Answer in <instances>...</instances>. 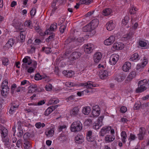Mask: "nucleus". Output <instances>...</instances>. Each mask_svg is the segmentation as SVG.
<instances>
[{
    "mask_svg": "<svg viewBox=\"0 0 149 149\" xmlns=\"http://www.w3.org/2000/svg\"><path fill=\"white\" fill-rule=\"evenodd\" d=\"M65 85L68 87L76 86L77 87H78L79 86H83L86 87L87 88L90 89H92L94 87L99 86V84H98L94 83L91 81H89L87 82L81 83L68 81L66 83Z\"/></svg>",
    "mask_w": 149,
    "mask_h": 149,
    "instance_id": "f257e3e1",
    "label": "nucleus"
},
{
    "mask_svg": "<svg viewBox=\"0 0 149 149\" xmlns=\"http://www.w3.org/2000/svg\"><path fill=\"white\" fill-rule=\"evenodd\" d=\"M8 84V81L7 79H5L1 84V94L5 98L6 97L9 93L10 88Z\"/></svg>",
    "mask_w": 149,
    "mask_h": 149,
    "instance_id": "f03ea898",
    "label": "nucleus"
},
{
    "mask_svg": "<svg viewBox=\"0 0 149 149\" xmlns=\"http://www.w3.org/2000/svg\"><path fill=\"white\" fill-rule=\"evenodd\" d=\"M147 80L146 79L141 80L138 83V88L136 90L137 93H140L146 89Z\"/></svg>",
    "mask_w": 149,
    "mask_h": 149,
    "instance_id": "7ed1b4c3",
    "label": "nucleus"
},
{
    "mask_svg": "<svg viewBox=\"0 0 149 149\" xmlns=\"http://www.w3.org/2000/svg\"><path fill=\"white\" fill-rule=\"evenodd\" d=\"M82 125L81 122L77 121L73 122L71 127V131L74 132H78L80 131L82 129Z\"/></svg>",
    "mask_w": 149,
    "mask_h": 149,
    "instance_id": "20e7f679",
    "label": "nucleus"
},
{
    "mask_svg": "<svg viewBox=\"0 0 149 149\" xmlns=\"http://www.w3.org/2000/svg\"><path fill=\"white\" fill-rule=\"evenodd\" d=\"M19 105V104L18 101H14L12 102L10 105L9 113L11 114H13L15 113L18 109Z\"/></svg>",
    "mask_w": 149,
    "mask_h": 149,
    "instance_id": "39448f33",
    "label": "nucleus"
},
{
    "mask_svg": "<svg viewBox=\"0 0 149 149\" xmlns=\"http://www.w3.org/2000/svg\"><path fill=\"white\" fill-rule=\"evenodd\" d=\"M98 24L99 21L97 19H93L88 25L84 27V28H86V27H89V29L85 31H90V29L91 30L94 29L98 26Z\"/></svg>",
    "mask_w": 149,
    "mask_h": 149,
    "instance_id": "423d86ee",
    "label": "nucleus"
},
{
    "mask_svg": "<svg viewBox=\"0 0 149 149\" xmlns=\"http://www.w3.org/2000/svg\"><path fill=\"white\" fill-rule=\"evenodd\" d=\"M83 47L84 52L88 54L91 53L95 48L94 45L91 43L84 44Z\"/></svg>",
    "mask_w": 149,
    "mask_h": 149,
    "instance_id": "0eeeda50",
    "label": "nucleus"
},
{
    "mask_svg": "<svg viewBox=\"0 0 149 149\" xmlns=\"http://www.w3.org/2000/svg\"><path fill=\"white\" fill-rule=\"evenodd\" d=\"M23 63L22 66L23 68L26 69L28 67V65H30L32 63V60L31 58L28 56H25L22 60Z\"/></svg>",
    "mask_w": 149,
    "mask_h": 149,
    "instance_id": "6e6552de",
    "label": "nucleus"
},
{
    "mask_svg": "<svg viewBox=\"0 0 149 149\" xmlns=\"http://www.w3.org/2000/svg\"><path fill=\"white\" fill-rule=\"evenodd\" d=\"M119 58V56L117 54L112 55L110 58L109 62L110 64L112 65H115Z\"/></svg>",
    "mask_w": 149,
    "mask_h": 149,
    "instance_id": "1a4fd4ad",
    "label": "nucleus"
},
{
    "mask_svg": "<svg viewBox=\"0 0 149 149\" xmlns=\"http://www.w3.org/2000/svg\"><path fill=\"white\" fill-rule=\"evenodd\" d=\"M81 53L79 52H74L70 55V57L71 61H74L79 58L81 56Z\"/></svg>",
    "mask_w": 149,
    "mask_h": 149,
    "instance_id": "9d476101",
    "label": "nucleus"
},
{
    "mask_svg": "<svg viewBox=\"0 0 149 149\" xmlns=\"http://www.w3.org/2000/svg\"><path fill=\"white\" fill-rule=\"evenodd\" d=\"M146 133V132L144 128L143 127L140 128L139 130V133L138 134V139L140 140H143Z\"/></svg>",
    "mask_w": 149,
    "mask_h": 149,
    "instance_id": "9b49d317",
    "label": "nucleus"
},
{
    "mask_svg": "<svg viewBox=\"0 0 149 149\" xmlns=\"http://www.w3.org/2000/svg\"><path fill=\"white\" fill-rule=\"evenodd\" d=\"M111 129V126H108L103 127L99 132L100 136H104L107 133H109Z\"/></svg>",
    "mask_w": 149,
    "mask_h": 149,
    "instance_id": "f8f14e48",
    "label": "nucleus"
},
{
    "mask_svg": "<svg viewBox=\"0 0 149 149\" xmlns=\"http://www.w3.org/2000/svg\"><path fill=\"white\" fill-rule=\"evenodd\" d=\"M54 128H48L46 129L45 132L46 136L48 138L52 137L54 134Z\"/></svg>",
    "mask_w": 149,
    "mask_h": 149,
    "instance_id": "ddd939ff",
    "label": "nucleus"
},
{
    "mask_svg": "<svg viewBox=\"0 0 149 149\" xmlns=\"http://www.w3.org/2000/svg\"><path fill=\"white\" fill-rule=\"evenodd\" d=\"M126 76V75L124 74H117L115 75L114 79L118 82H121L125 79Z\"/></svg>",
    "mask_w": 149,
    "mask_h": 149,
    "instance_id": "4468645a",
    "label": "nucleus"
},
{
    "mask_svg": "<svg viewBox=\"0 0 149 149\" xmlns=\"http://www.w3.org/2000/svg\"><path fill=\"white\" fill-rule=\"evenodd\" d=\"M115 40V37L113 36H111L108 39L105 40L104 44L107 45H109L112 44Z\"/></svg>",
    "mask_w": 149,
    "mask_h": 149,
    "instance_id": "2eb2a0df",
    "label": "nucleus"
},
{
    "mask_svg": "<svg viewBox=\"0 0 149 149\" xmlns=\"http://www.w3.org/2000/svg\"><path fill=\"white\" fill-rule=\"evenodd\" d=\"M102 57V54L100 52L95 53L93 56V60L95 63H97L101 60Z\"/></svg>",
    "mask_w": 149,
    "mask_h": 149,
    "instance_id": "dca6fc26",
    "label": "nucleus"
},
{
    "mask_svg": "<svg viewBox=\"0 0 149 149\" xmlns=\"http://www.w3.org/2000/svg\"><path fill=\"white\" fill-rule=\"evenodd\" d=\"M79 109L78 107H76L72 109L70 111V114L72 116H76L79 114Z\"/></svg>",
    "mask_w": 149,
    "mask_h": 149,
    "instance_id": "f3484780",
    "label": "nucleus"
},
{
    "mask_svg": "<svg viewBox=\"0 0 149 149\" xmlns=\"http://www.w3.org/2000/svg\"><path fill=\"white\" fill-rule=\"evenodd\" d=\"M115 26V24L112 20H111L108 22L106 24L107 29L109 31H111L113 30Z\"/></svg>",
    "mask_w": 149,
    "mask_h": 149,
    "instance_id": "a211bd4d",
    "label": "nucleus"
},
{
    "mask_svg": "<svg viewBox=\"0 0 149 149\" xmlns=\"http://www.w3.org/2000/svg\"><path fill=\"white\" fill-rule=\"evenodd\" d=\"M131 63L129 62H126L123 64L122 67V70L125 72H128L131 68Z\"/></svg>",
    "mask_w": 149,
    "mask_h": 149,
    "instance_id": "6ab92c4d",
    "label": "nucleus"
},
{
    "mask_svg": "<svg viewBox=\"0 0 149 149\" xmlns=\"http://www.w3.org/2000/svg\"><path fill=\"white\" fill-rule=\"evenodd\" d=\"M57 25L56 23L52 24L49 29H47L45 32V34L47 35L49 34L52 33V31H54L56 29Z\"/></svg>",
    "mask_w": 149,
    "mask_h": 149,
    "instance_id": "aec40b11",
    "label": "nucleus"
},
{
    "mask_svg": "<svg viewBox=\"0 0 149 149\" xmlns=\"http://www.w3.org/2000/svg\"><path fill=\"white\" fill-rule=\"evenodd\" d=\"M124 47V45L122 42L114 43L113 46V48L116 50H122Z\"/></svg>",
    "mask_w": 149,
    "mask_h": 149,
    "instance_id": "412c9836",
    "label": "nucleus"
},
{
    "mask_svg": "<svg viewBox=\"0 0 149 149\" xmlns=\"http://www.w3.org/2000/svg\"><path fill=\"white\" fill-rule=\"evenodd\" d=\"M108 74L107 70H102L100 72L99 76L100 79H104L107 78L108 76Z\"/></svg>",
    "mask_w": 149,
    "mask_h": 149,
    "instance_id": "4be33fe9",
    "label": "nucleus"
},
{
    "mask_svg": "<svg viewBox=\"0 0 149 149\" xmlns=\"http://www.w3.org/2000/svg\"><path fill=\"white\" fill-rule=\"evenodd\" d=\"M115 139L114 135H107L105 137L104 140L106 143H109L113 141Z\"/></svg>",
    "mask_w": 149,
    "mask_h": 149,
    "instance_id": "5701e85b",
    "label": "nucleus"
},
{
    "mask_svg": "<svg viewBox=\"0 0 149 149\" xmlns=\"http://www.w3.org/2000/svg\"><path fill=\"white\" fill-rule=\"evenodd\" d=\"M2 138H5L8 134L7 129L3 126H1L0 129Z\"/></svg>",
    "mask_w": 149,
    "mask_h": 149,
    "instance_id": "b1692460",
    "label": "nucleus"
},
{
    "mask_svg": "<svg viewBox=\"0 0 149 149\" xmlns=\"http://www.w3.org/2000/svg\"><path fill=\"white\" fill-rule=\"evenodd\" d=\"M140 58V56L137 53H135L133 54L131 56L130 60L136 62L139 61Z\"/></svg>",
    "mask_w": 149,
    "mask_h": 149,
    "instance_id": "393cba45",
    "label": "nucleus"
},
{
    "mask_svg": "<svg viewBox=\"0 0 149 149\" xmlns=\"http://www.w3.org/2000/svg\"><path fill=\"white\" fill-rule=\"evenodd\" d=\"M87 139L88 141L89 142H93L95 140L94 136L92 135V131H89L87 133L86 135Z\"/></svg>",
    "mask_w": 149,
    "mask_h": 149,
    "instance_id": "a878e982",
    "label": "nucleus"
},
{
    "mask_svg": "<svg viewBox=\"0 0 149 149\" xmlns=\"http://www.w3.org/2000/svg\"><path fill=\"white\" fill-rule=\"evenodd\" d=\"M75 141L77 143H81L84 141V138L83 136L78 134L75 137Z\"/></svg>",
    "mask_w": 149,
    "mask_h": 149,
    "instance_id": "bb28decb",
    "label": "nucleus"
},
{
    "mask_svg": "<svg viewBox=\"0 0 149 149\" xmlns=\"http://www.w3.org/2000/svg\"><path fill=\"white\" fill-rule=\"evenodd\" d=\"M58 105H56L55 107L52 106L49 107L45 111V116H48L54 110H55V109L58 107Z\"/></svg>",
    "mask_w": 149,
    "mask_h": 149,
    "instance_id": "cd10ccee",
    "label": "nucleus"
},
{
    "mask_svg": "<svg viewBox=\"0 0 149 149\" xmlns=\"http://www.w3.org/2000/svg\"><path fill=\"white\" fill-rule=\"evenodd\" d=\"M37 90V86L36 84H33L30 85L28 87V93H32Z\"/></svg>",
    "mask_w": 149,
    "mask_h": 149,
    "instance_id": "c85d7f7f",
    "label": "nucleus"
},
{
    "mask_svg": "<svg viewBox=\"0 0 149 149\" xmlns=\"http://www.w3.org/2000/svg\"><path fill=\"white\" fill-rule=\"evenodd\" d=\"M24 149H30L32 147L31 143L28 140L24 141Z\"/></svg>",
    "mask_w": 149,
    "mask_h": 149,
    "instance_id": "c756f323",
    "label": "nucleus"
},
{
    "mask_svg": "<svg viewBox=\"0 0 149 149\" xmlns=\"http://www.w3.org/2000/svg\"><path fill=\"white\" fill-rule=\"evenodd\" d=\"M29 46L30 47L28 49V50L29 52L31 54L35 52L36 49L35 45L33 44H30Z\"/></svg>",
    "mask_w": 149,
    "mask_h": 149,
    "instance_id": "7c9ffc66",
    "label": "nucleus"
},
{
    "mask_svg": "<svg viewBox=\"0 0 149 149\" xmlns=\"http://www.w3.org/2000/svg\"><path fill=\"white\" fill-rule=\"evenodd\" d=\"M91 109L89 106L84 107L82 109V112L85 115H87L90 112Z\"/></svg>",
    "mask_w": 149,
    "mask_h": 149,
    "instance_id": "2f4dec72",
    "label": "nucleus"
},
{
    "mask_svg": "<svg viewBox=\"0 0 149 149\" xmlns=\"http://www.w3.org/2000/svg\"><path fill=\"white\" fill-rule=\"evenodd\" d=\"M112 12L111 9L109 8L104 9L102 12L103 15L104 16H108L110 15Z\"/></svg>",
    "mask_w": 149,
    "mask_h": 149,
    "instance_id": "473e14b6",
    "label": "nucleus"
},
{
    "mask_svg": "<svg viewBox=\"0 0 149 149\" xmlns=\"http://www.w3.org/2000/svg\"><path fill=\"white\" fill-rule=\"evenodd\" d=\"M121 139L123 142L125 143L127 138V135L126 132L124 131H122L120 133Z\"/></svg>",
    "mask_w": 149,
    "mask_h": 149,
    "instance_id": "72a5a7b5",
    "label": "nucleus"
},
{
    "mask_svg": "<svg viewBox=\"0 0 149 149\" xmlns=\"http://www.w3.org/2000/svg\"><path fill=\"white\" fill-rule=\"evenodd\" d=\"M24 25L25 26L31 29L33 26L31 21L29 20L26 21L24 23Z\"/></svg>",
    "mask_w": 149,
    "mask_h": 149,
    "instance_id": "f704fd0d",
    "label": "nucleus"
},
{
    "mask_svg": "<svg viewBox=\"0 0 149 149\" xmlns=\"http://www.w3.org/2000/svg\"><path fill=\"white\" fill-rule=\"evenodd\" d=\"M104 116L103 115H102L100 116L97 119L96 122L98 123L99 125L100 126H102L103 124V120L104 118Z\"/></svg>",
    "mask_w": 149,
    "mask_h": 149,
    "instance_id": "c9c22d12",
    "label": "nucleus"
},
{
    "mask_svg": "<svg viewBox=\"0 0 149 149\" xmlns=\"http://www.w3.org/2000/svg\"><path fill=\"white\" fill-rule=\"evenodd\" d=\"M92 0H80L79 2V3L81 4H85L86 5H88L90 4Z\"/></svg>",
    "mask_w": 149,
    "mask_h": 149,
    "instance_id": "e433bc0d",
    "label": "nucleus"
},
{
    "mask_svg": "<svg viewBox=\"0 0 149 149\" xmlns=\"http://www.w3.org/2000/svg\"><path fill=\"white\" fill-rule=\"evenodd\" d=\"M134 32H131L125 36L124 38H127V39H130L132 38L133 36Z\"/></svg>",
    "mask_w": 149,
    "mask_h": 149,
    "instance_id": "4c0bfd02",
    "label": "nucleus"
},
{
    "mask_svg": "<svg viewBox=\"0 0 149 149\" xmlns=\"http://www.w3.org/2000/svg\"><path fill=\"white\" fill-rule=\"evenodd\" d=\"M137 137L136 136L135 134H134L132 133H130V135L128 139V140L130 142L131 141H134L135 140V139Z\"/></svg>",
    "mask_w": 149,
    "mask_h": 149,
    "instance_id": "58836bf2",
    "label": "nucleus"
},
{
    "mask_svg": "<svg viewBox=\"0 0 149 149\" xmlns=\"http://www.w3.org/2000/svg\"><path fill=\"white\" fill-rule=\"evenodd\" d=\"M136 75V72L134 71H133L130 73L128 76V78L130 79L131 80L135 77Z\"/></svg>",
    "mask_w": 149,
    "mask_h": 149,
    "instance_id": "ea45409f",
    "label": "nucleus"
},
{
    "mask_svg": "<svg viewBox=\"0 0 149 149\" xmlns=\"http://www.w3.org/2000/svg\"><path fill=\"white\" fill-rule=\"evenodd\" d=\"M45 126V125L44 123H41L40 122L37 123L35 124L36 127L38 129L40 128L41 127H43Z\"/></svg>",
    "mask_w": 149,
    "mask_h": 149,
    "instance_id": "a19ab883",
    "label": "nucleus"
},
{
    "mask_svg": "<svg viewBox=\"0 0 149 149\" xmlns=\"http://www.w3.org/2000/svg\"><path fill=\"white\" fill-rule=\"evenodd\" d=\"M25 32H22V33H20V39L21 41L22 42L24 41L25 40Z\"/></svg>",
    "mask_w": 149,
    "mask_h": 149,
    "instance_id": "79ce46f5",
    "label": "nucleus"
},
{
    "mask_svg": "<svg viewBox=\"0 0 149 149\" xmlns=\"http://www.w3.org/2000/svg\"><path fill=\"white\" fill-rule=\"evenodd\" d=\"M2 61L3 64L4 65H7L9 64V60L7 58H3Z\"/></svg>",
    "mask_w": 149,
    "mask_h": 149,
    "instance_id": "37998d69",
    "label": "nucleus"
},
{
    "mask_svg": "<svg viewBox=\"0 0 149 149\" xmlns=\"http://www.w3.org/2000/svg\"><path fill=\"white\" fill-rule=\"evenodd\" d=\"M18 132L17 133V136L19 137H21L23 135V131L22 128H20V127L18 129Z\"/></svg>",
    "mask_w": 149,
    "mask_h": 149,
    "instance_id": "c03bdc74",
    "label": "nucleus"
},
{
    "mask_svg": "<svg viewBox=\"0 0 149 149\" xmlns=\"http://www.w3.org/2000/svg\"><path fill=\"white\" fill-rule=\"evenodd\" d=\"M66 128V126L65 125L60 126L58 127V132H61L65 130Z\"/></svg>",
    "mask_w": 149,
    "mask_h": 149,
    "instance_id": "a18cd8bd",
    "label": "nucleus"
},
{
    "mask_svg": "<svg viewBox=\"0 0 149 149\" xmlns=\"http://www.w3.org/2000/svg\"><path fill=\"white\" fill-rule=\"evenodd\" d=\"M52 86L51 84H48L46 85L45 88L47 91H50L52 89Z\"/></svg>",
    "mask_w": 149,
    "mask_h": 149,
    "instance_id": "49530a36",
    "label": "nucleus"
},
{
    "mask_svg": "<svg viewBox=\"0 0 149 149\" xmlns=\"http://www.w3.org/2000/svg\"><path fill=\"white\" fill-rule=\"evenodd\" d=\"M98 123L96 122L95 123L93 124V128L95 130L98 129L102 126L100 125Z\"/></svg>",
    "mask_w": 149,
    "mask_h": 149,
    "instance_id": "de8ad7c7",
    "label": "nucleus"
},
{
    "mask_svg": "<svg viewBox=\"0 0 149 149\" xmlns=\"http://www.w3.org/2000/svg\"><path fill=\"white\" fill-rule=\"evenodd\" d=\"M137 10L136 8L134 7H132L130 9L129 13L131 14H134L136 13V11Z\"/></svg>",
    "mask_w": 149,
    "mask_h": 149,
    "instance_id": "09e8293b",
    "label": "nucleus"
},
{
    "mask_svg": "<svg viewBox=\"0 0 149 149\" xmlns=\"http://www.w3.org/2000/svg\"><path fill=\"white\" fill-rule=\"evenodd\" d=\"M100 113V112H97L96 111L92 110L91 114L93 117H97L98 116Z\"/></svg>",
    "mask_w": 149,
    "mask_h": 149,
    "instance_id": "8fccbe9b",
    "label": "nucleus"
},
{
    "mask_svg": "<svg viewBox=\"0 0 149 149\" xmlns=\"http://www.w3.org/2000/svg\"><path fill=\"white\" fill-rule=\"evenodd\" d=\"M66 25H62L61 26L59 29V31L61 33H63L66 29Z\"/></svg>",
    "mask_w": 149,
    "mask_h": 149,
    "instance_id": "3c124183",
    "label": "nucleus"
},
{
    "mask_svg": "<svg viewBox=\"0 0 149 149\" xmlns=\"http://www.w3.org/2000/svg\"><path fill=\"white\" fill-rule=\"evenodd\" d=\"M129 22V18L127 17H125L122 20V23L124 25H126Z\"/></svg>",
    "mask_w": 149,
    "mask_h": 149,
    "instance_id": "603ef678",
    "label": "nucleus"
},
{
    "mask_svg": "<svg viewBox=\"0 0 149 149\" xmlns=\"http://www.w3.org/2000/svg\"><path fill=\"white\" fill-rule=\"evenodd\" d=\"M139 45L141 47H145L146 45V43L143 40H140L139 42Z\"/></svg>",
    "mask_w": 149,
    "mask_h": 149,
    "instance_id": "864d4df0",
    "label": "nucleus"
},
{
    "mask_svg": "<svg viewBox=\"0 0 149 149\" xmlns=\"http://www.w3.org/2000/svg\"><path fill=\"white\" fill-rule=\"evenodd\" d=\"M16 87L17 85L15 84H13L12 85L10 88V92L12 94L14 93L15 89L16 88Z\"/></svg>",
    "mask_w": 149,
    "mask_h": 149,
    "instance_id": "5fc2aeb1",
    "label": "nucleus"
},
{
    "mask_svg": "<svg viewBox=\"0 0 149 149\" xmlns=\"http://www.w3.org/2000/svg\"><path fill=\"white\" fill-rule=\"evenodd\" d=\"M42 78V77L39 74H36L34 77V79L36 80H40Z\"/></svg>",
    "mask_w": 149,
    "mask_h": 149,
    "instance_id": "6e6d98bb",
    "label": "nucleus"
},
{
    "mask_svg": "<svg viewBox=\"0 0 149 149\" xmlns=\"http://www.w3.org/2000/svg\"><path fill=\"white\" fill-rule=\"evenodd\" d=\"M51 48L49 47H42V50L45 51V52L47 54H48L51 52Z\"/></svg>",
    "mask_w": 149,
    "mask_h": 149,
    "instance_id": "4d7b16f0",
    "label": "nucleus"
},
{
    "mask_svg": "<svg viewBox=\"0 0 149 149\" xmlns=\"http://www.w3.org/2000/svg\"><path fill=\"white\" fill-rule=\"evenodd\" d=\"M93 110L96 111L97 112H100V108L97 105H94L93 106Z\"/></svg>",
    "mask_w": 149,
    "mask_h": 149,
    "instance_id": "13d9d810",
    "label": "nucleus"
},
{
    "mask_svg": "<svg viewBox=\"0 0 149 149\" xmlns=\"http://www.w3.org/2000/svg\"><path fill=\"white\" fill-rule=\"evenodd\" d=\"M35 68V67H30L27 69V72L29 73H31L34 72Z\"/></svg>",
    "mask_w": 149,
    "mask_h": 149,
    "instance_id": "bf43d9fd",
    "label": "nucleus"
},
{
    "mask_svg": "<svg viewBox=\"0 0 149 149\" xmlns=\"http://www.w3.org/2000/svg\"><path fill=\"white\" fill-rule=\"evenodd\" d=\"M14 42V40L12 38L10 39L8 42V44L10 45L11 47L13 45Z\"/></svg>",
    "mask_w": 149,
    "mask_h": 149,
    "instance_id": "052dcab7",
    "label": "nucleus"
},
{
    "mask_svg": "<svg viewBox=\"0 0 149 149\" xmlns=\"http://www.w3.org/2000/svg\"><path fill=\"white\" fill-rule=\"evenodd\" d=\"M144 67L141 63H139L137 65L136 68L137 70H139L140 69L143 68Z\"/></svg>",
    "mask_w": 149,
    "mask_h": 149,
    "instance_id": "680f3d73",
    "label": "nucleus"
},
{
    "mask_svg": "<svg viewBox=\"0 0 149 149\" xmlns=\"http://www.w3.org/2000/svg\"><path fill=\"white\" fill-rule=\"evenodd\" d=\"M141 104L140 102L136 103L134 105V108L135 109H137L140 107Z\"/></svg>",
    "mask_w": 149,
    "mask_h": 149,
    "instance_id": "e2e57ef3",
    "label": "nucleus"
},
{
    "mask_svg": "<svg viewBox=\"0 0 149 149\" xmlns=\"http://www.w3.org/2000/svg\"><path fill=\"white\" fill-rule=\"evenodd\" d=\"M127 110V108L125 107V106H122L121 107L120 109V111L121 112L123 113L125 112Z\"/></svg>",
    "mask_w": 149,
    "mask_h": 149,
    "instance_id": "0e129e2a",
    "label": "nucleus"
},
{
    "mask_svg": "<svg viewBox=\"0 0 149 149\" xmlns=\"http://www.w3.org/2000/svg\"><path fill=\"white\" fill-rule=\"evenodd\" d=\"M30 136V134L29 133H26L24 135L23 138L24 141L26 140V139H27Z\"/></svg>",
    "mask_w": 149,
    "mask_h": 149,
    "instance_id": "69168bd1",
    "label": "nucleus"
},
{
    "mask_svg": "<svg viewBox=\"0 0 149 149\" xmlns=\"http://www.w3.org/2000/svg\"><path fill=\"white\" fill-rule=\"evenodd\" d=\"M65 19L64 18H60V19L58 22V25H61L65 21Z\"/></svg>",
    "mask_w": 149,
    "mask_h": 149,
    "instance_id": "338daca9",
    "label": "nucleus"
},
{
    "mask_svg": "<svg viewBox=\"0 0 149 149\" xmlns=\"http://www.w3.org/2000/svg\"><path fill=\"white\" fill-rule=\"evenodd\" d=\"M22 145V140L20 139L18 140L17 141L16 143V146L18 148L20 147Z\"/></svg>",
    "mask_w": 149,
    "mask_h": 149,
    "instance_id": "774afa93",
    "label": "nucleus"
}]
</instances>
